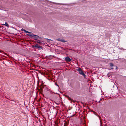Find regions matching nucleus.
I'll list each match as a JSON object with an SVG mask.
<instances>
[{"label": "nucleus", "instance_id": "obj_6", "mask_svg": "<svg viewBox=\"0 0 126 126\" xmlns=\"http://www.w3.org/2000/svg\"><path fill=\"white\" fill-rule=\"evenodd\" d=\"M39 46V45L38 44H36L34 46H33V48L34 47H35L36 48H38Z\"/></svg>", "mask_w": 126, "mask_h": 126}, {"label": "nucleus", "instance_id": "obj_14", "mask_svg": "<svg viewBox=\"0 0 126 126\" xmlns=\"http://www.w3.org/2000/svg\"><path fill=\"white\" fill-rule=\"evenodd\" d=\"M114 69V68L113 67H111V69Z\"/></svg>", "mask_w": 126, "mask_h": 126}, {"label": "nucleus", "instance_id": "obj_16", "mask_svg": "<svg viewBox=\"0 0 126 126\" xmlns=\"http://www.w3.org/2000/svg\"><path fill=\"white\" fill-rule=\"evenodd\" d=\"M116 69L117 68V66H116Z\"/></svg>", "mask_w": 126, "mask_h": 126}, {"label": "nucleus", "instance_id": "obj_7", "mask_svg": "<svg viewBox=\"0 0 126 126\" xmlns=\"http://www.w3.org/2000/svg\"><path fill=\"white\" fill-rule=\"evenodd\" d=\"M4 25H5L6 26L9 27V25L6 22H5V24H4Z\"/></svg>", "mask_w": 126, "mask_h": 126}, {"label": "nucleus", "instance_id": "obj_8", "mask_svg": "<svg viewBox=\"0 0 126 126\" xmlns=\"http://www.w3.org/2000/svg\"><path fill=\"white\" fill-rule=\"evenodd\" d=\"M37 42L38 43L40 44H41L42 43L39 40H38Z\"/></svg>", "mask_w": 126, "mask_h": 126}, {"label": "nucleus", "instance_id": "obj_4", "mask_svg": "<svg viewBox=\"0 0 126 126\" xmlns=\"http://www.w3.org/2000/svg\"><path fill=\"white\" fill-rule=\"evenodd\" d=\"M30 33V34H27V35H29L30 36H34V35H33V33H32V32H31V33Z\"/></svg>", "mask_w": 126, "mask_h": 126}, {"label": "nucleus", "instance_id": "obj_10", "mask_svg": "<svg viewBox=\"0 0 126 126\" xmlns=\"http://www.w3.org/2000/svg\"><path fill=\"white\" fill-rule=\"evenodd\" d=\"M61 41L62 42H64V43L66 42V41H65L63 39H61Z\"/></svg>", "mask_w": 126, "mask_h": 126}, {"label": "nucleus", "instance_id": "obj_1", "mask_svg": "<svg viewBox=\"0 0 126 126\" xmlns=\"http://www.w3.org/2000/svg\"><path fill=\"white\" fill-rule=\"evenodd\" d=\"M77 71L79 72L80 74L83 76L84 78H85L86 76L85 75L84 73L82 71L80 68L79 67L78 68V69H77Z\"/></svg>", "mask_w": 126, "mask_h": 126}, {"label": "nucleus", "instance_id": "obj_12", "mask_svg": "<svg viewBox=\"0 0 126 126\" xmlns=\"http://www.w3.org/2000/svg\"><path fill=\"white\" fill-rule=\"evenodd\" d=\"M61 39H57V40H58V41H61Z\"/></svg>", "mask_w": 126, "mask_h": 126}, {"label": "nucleus", "instance_id": "obj_11", "mask_svg": "<svg viewBox=\"0 0 126 126\" xmlns=\"http://www.w3.org/2000/svg\"><path fill=\"white\" fill-rule=\"evenodd\" d=\"M22 30L24 31L26 33H27V32H28V31L25 30L24 29H23Z\"/></svg>", "mask_w": 126, "mask_h": 126}, {"label": "nucleus", "instance_id": "obj_5", "mask_svg": "<svg viewBox=\"0 0 126 126\" xmlns=\"http://www.w3.org/2000/svg\"><path fill=\"white\" fill-rule=\"evenodd\" d=\"M110 67H112L114 66V64L111 63H110Z\"/></svg>", "mask_w": 126, "mask_h": 126}, {"label": "nucleus", "instance_id": "obj_2", "mask_svg": "<svg viewBox=\"0 0 126 126\" xmlns=\"http://www.w3.org/2000/svg\"><path fill=\"white\" fill-rule=\"evenodd\" d=\"M65 60L67 61L70 62L72 60L69 57H66L65 58Z\"/></svg>", "mask_w": 126, "mask_h": 126}, {"label": "nucleus", "instance_id": "obj_17", "mask_svg": "<svg viewBox=\"0 0 126 126\" xmlns=\"http://www.w3.org/2000/svg\"><path fill=\"white\" fill-rule=\"evenodd\" d=\"M90 88H91L90 87Z\"/></svg>", "mask_w": 126, "mask_h": 126}, {"label": "nucleus", "instance_id": "obj_15", "mask_svg": "<svg viewBox=\"0 0 126 126\" xmlns=\"http://www.w3.org/2000/svg\"><path fill=\"white\" fill-rule=\"evenodd\" d=\"M27 33H31V32H29L28 31V32H27Z\"/></svg>", "mask_w": 126, "mask_h": 126}, {"label": "nucleus", "instance_id": "obj_9", "mask_svg": "<svg viewBox=\"0 0 126 126\" xmlns=\"http://www.w3.org/2000/svg\"><path fill=\"white\" fill-rule=\"evenodd\" d=\"M42 48H43V47H42L41 46H39L38 47V49H40Z\"/></svg>", "mask_w": 126, "mask_h": 126}, {"label": "nucleus", "instance_id": "obj_13", "mask_svg": "<svg viewBox=\"0 0 126 126\" xmlns=\"http://www.w3.org/2000/svg\"><path fill=\"white\" fill-rule=\"evenodd\" d=\"M90 84H88V85H87V87H90Z\"/></svg>", "mask_w": 126, "mask_h": 126}, {"label": "nucleus", "instance_id": "obj_3", "mask_svg": "<svg viewBox=\"0 0 126 126\" xmlns=\"http://www.w3.org/2000/svg\"><path fill=\"white\" fill-rule=\"evenodd\" d=\"M34 36H35L34 38L35 40H38V39H39V38H40V37L38 36L34 35Z\"/></svg>", "mask_w": 126, "mask_h": 126}]
</instances>
